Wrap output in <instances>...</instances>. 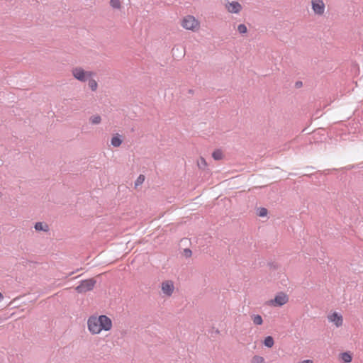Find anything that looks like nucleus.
Segmentation results:
<instances>
[{"mask_svg": "<svg viewBox=\"0 0 363 363\" xmlns=\"http://www.w3.org/2000/svg\"><path fill=\"white\" fill-rule=\"evenodd\" d=\"M298 363H313L312 360H310V359H306V360H303L302 362H300Z\"/></svg>", "mask_w": 363, "mask_h": 363, "instance_id": "bb28decb", "label": "nucleus"}, {"mask_svg": "<svg viewBox=\"0 0 363 363\" xmlns=\"http://www.w3.org/2000/svg\"><path fill=\"white\" fill-rule=\"evenodd\" d=\"M162 291L167 296H171L174 291V284L172 281H166L162 284Z\"/></svg>", "mask_w": 363, "mask_h": 363, "instance_id": "9d476101", "label": "nucleus"}, {"mask_svg": "<svg viewBox=\"0 0 363 363\" xmlns=\"http://www.w3.org/2000/svg\"><path fill=\"white\" fill-rule=\"evenodd\" d=\"M212 157L215 160H220L223 158V152L220 150L218 149L213 151Z\"/></svg>", "mask_w": 363, "mask_h": 363, "instance_id": "dca6fc26", "label": "nucleus"}, {"mask_svg": "<svg viewBox=\"0 0 363 363\" xmlns=\"http://www.w3.org/2000/svg\"><path fill=\"white\" fill-rule=\"evenodd\" d=\"M288 296L285 294L280 293L271 301V303L274 306H281L288 301Z\"/></svg>", "mask_w": 363, "mask_h": 363, "instance_id": "0eeeda50", "label": "nucleus"}, {"mask_svg": "<svg viewBox=\"0 0 363 363\" xmlns=\"http://www.w3.org/2000/svg\"><path fill=\"white\" fill-rule=\"evenodd\" d=\"M89 86L92 91H96L98 87V84L96 80L93 79H89Z\"/></svg>", "mask_w": 363, "mask_h": 363, "instance_id": "a211bd4d", "label": "nucleus"}, {"mask_svg": "<svg viewBox=\"0 0 363 363\" xmlns=\"http://www.w3.org/2000/svg\"><path fill=\"white\" fill-rule=\"evenodd\" d=\"M182 25L184 28L193 30L198 26L199 23L194 16H187L183 19Z\"/></svg>", "mask_w": 363, "mask_h": 363, "instance_id": "20e7f679", "label": "nucleus"}, {"mask_svg": "<svg viewBox=\"0 0 363 363\" xmlns=\"http://www.w3.org/2000/svg\"><path fill=\"white\" fill-rule=\"evenodd\" d=\"M341 359L345 363H349L352 361V356L348 352L341 353Z\"/></svg>", "mask_w": 363, "mask_h": 363, "instance_id": "f3484780", "label": "nucleus"}, {"mask_svg": "<svg viewBox=\"0 0 363 363\" xmlns=\"http://www.w3.org/2000/svg\"><path fill=\"white\" fill-rule=\"evenodd\" d=\"M274 344V341L272 336H267L264 338V345L266 347L271 348L273 347Z\"/></svg>", "mask_w": 363, "mask_h": 363, "instance_id": "ddd939ff", "label": "nucleus"}, {"mask_svg": "<svg viewBox=\"0 0 363 363\" xmlns=\"http://www.w3.org/2000/svg\"><path fill=\"white\" fill-rule=\"evenodd\" d=\"M267 214V209L265 208H260L258 210V216L260 217H264Z\"/></svg>", "mask_w": 363, "mask_h": 363, "instance_id": "b1692460", "label": "nucleus"}, {"mask_svg": "<svg viewBox=\"0 0 363 363\" xmlns=\"http://www.w3.org/2000/svg\"><path fill=\"white\" fill-rule=\"evenodd\" d=\"M88 329L92 334H98L101 331L99 318L91 316L87 321Z\"/></svg>", "mask_w": 363, "mask_h": 363, "instance_id": "7ed1b4c3", "label": "nucleus"}, {"mask_svg": "<svg viewBox=\"0 0 363 363\" xmlns=\"http://www.w3.org/2000/svg\"><path fill=\"white\" fill-rule=\"evenodd\" d=\"M4 296L0 292V301L3 299Z\"/></svg>", "mask_w": 363, "mask_h": 363, "instance_id": "c756f323", "label": "nucleus"}, {"mask_svg": "<svg viewBox=\"0 0 363 363\" xmlns=\"http://www.w3.org/2000/svg\"><path fill=\"white\" fill-rule=\"evenodd\" d=\"M183 255L186 258L190 257L192 255V252L190 249L186 248L184 250Z\"/></svg>", "mask_w": 363, "mask_h": 363, "instance_id": "393cba45", "label": "nucleus"}, {"mask_svg": "<svg viewBox=\"0 0 363 363\" xmlns=\"http://www.w3.org/2000/svg\"><path fill=\"white\" fill-rule=\"evenodd\" d=\"M225 8L231 13H238L242 10L241 4L238 1L228 2Z\"/></svg>", "mask_w": 363, "mask_h": 363, "instance_id": "6e6552de", "label": "nucleus"}, {"mask_svg": "<svg viewBox=\"0 0 363 363\" xmlns=\"http://www.w3.org/2000/svg\"><path fill=\"white\" fill-rule=\"evenodd\" d=\"M206 165L207 163L206 160L203 157H201L199 160L198 161V167H199V169H205Z\"/></svg>", "mask_w": 363, "mask_h": 363, "instance_id": "412c9836", "label": "nucleus"}, {"mask_svg": "<svg viewBox=\"0 0 363 363\" xmlns=\"http://www.w3.org/2000/svg\"><path fill=\"white\" fill-rule=\"evenodd\" d=\"M99 324H100V329L104 330L105 331H108L111 330L112 327V322L111 320L105 315H101L99 317H98Z\"/></svg>", "mask_w": 363, "mask_h": 363, "instance_id": "39448f33", "label": "nucleus"}, {"mask_svg": "<svg viewBox=\"0 0 363 363\" xmlns=\"http://www.w3.org/2000/svg\"><path fill=\"white\" fill-rule=\"evenodd\" d=\"M89 122L92 125H97L101 122V117L99 115H94L89 118Z\"/></svg>", "mask_w": 363, "mask_h": 363, "instance_id": "4468645a", "label": "nucleus"}, {"mask_svg": "<svg viewBox=\"0 0 363 363\" xmlns=\"http://www.w3.org/2000/svg\"><path fill=\"white\" fill-rule=\"evenodd\" d=\"M72 73L75 79L82 82H86L89 78H91L94 75V73L92 72H86L79 67L73 68L72 70Z\"/></svg>", "mask_w": 363, "mask_h": 363, "instance_id": "f257e3e1", "label": "nucleus"}, {"mask_svg": "<svg viewBox=\"0 0 363 363\" xmlns=\"http://www.w3.org/2000/svg\"><path fill=\"white\" fill-rule=\"evenodd\" d=\"M312 9L315 13L322 15L325 11V4L323 0H312Z\"/></svg>", "mask_w": 363, "mask_h": 363, "instance_id": "423d86ee", "label": "nucleus"}, {"mask_svg": "<svg viewBox=\"0 0 363 363\" xmlns=\"http://www.w3.org/2000/svg\"><path fill=\"white\" fill-rule=\"evenodd\" d=\"M122 140L120 138V135L118 134H117V135L116 136H113L112 138H111V145L113 146V147H119L121 144H122Z\"/></svg>", "mask_w": 363, "mask_h": 363, "instance_id": "f8f14e48", "label": "nucleus"}, {"mask_svg": "<svg viewBox=\"0 0 363 363\" xmlns=\"http://www.w3.org/2000/svg\"><path fill=\"white\" fill-rule=\"evenodd\" d=\"M110 4L114 9H120L121 7L120 0H111Z\"/></svg>", "mask_w": 363, "mask_h": 363, "instance_id": "5701e85b", "label": "nucleus"}, {"mask_svg": "<svg viewBox=\"0 0 363 363\" xmlns=\"http://www.w3.org/2000/svg\"><path fill=\"white\" fill-rule=\"evenodd\" d=\"M294 86L296 89H299L303 86V82L301 81H297Z\"/></svg>", "mask_w": 363, "mask_h": 363, "instance_id": "a878e982", "label": "nucleus"}, {"mask_svg": "<svg viewBox=\"0 0 363 363\" xmlns=\"http://www.w3.org/2000/svg\"><path fill=\"white\" fill-rule=\"evenodd\" d=\"M35 230L37 231H45L47 232L49 230V227L47 224L42 222H37L34 226Z\"/></svg>", "mask_w": 363, "mask_h": 363, "instance_id": "9b49d317", "label": "nucleus"}, {"mask_svg": "<svg viewBox=\"0 0 363 363\" xmlns=\"http://www.w3.org/2000/svg\"><path fill=\"white\" fill-rule=\"evenodd\" d=\"M238 31L240 33V34H245L247 33V28L246 27V26L245 24H240L238 26Z\"/></svg>", "mask_w": 363, "mask_h": 363, "instance_id": "4be33fe9", "label": "nucleus"}, {"mask_svg": "<svg viewBox=\"0 0 363 363\" xmlns=\"http://www.w3.org/2000/svg\"><path fill=\"white\" fill-rule=\"evenodd\" d=\"M188 92H189V94H194V90H193V89H189V90L188 91Z\"/></svg>", "mask_w": 363, "mask_h": 363, "instance_id": "c85d7f7f", "label": "nucleus"}, {"mask_svg": "<svg viewBox=\"0 0 363 363\" xmlns=\"http://www.w3.org/2000/svg\"><path fill=\"white\" fill-rule=\"evenodd\" d=\"M96 283V281L94 279L83 280L80 282V284L75 288V290L79 294L89 291L94 289Z\"/></svg>", "mask_w": 363, "mask_h": 363, "instance_id": "f03ea898", "label": "nucleus"}, {"mask_svg": "<svg viewBox=\"0 0 363 363\" xmlns=\"http://www.w3.org/2000/svg\"><path fill=\"white\" fill-rule=\"evenodd\" d=\"M264 357L258 355H255L252 359V363H264Z\"/></svg>", "mask_w": 363, "mask_h": 363, "instance_id": "aec40b11", "label": "nucleus"}, {"mask_svg": "<svg viewBox=\"0 0 363 363\" xmlns=\"http://www.w3.org/2000/svg\"><path fill=\"white\" fill-rule=\"evenodd\" d=\"M328 320L330 322L333 323L336 327H340L342 325L343 319L342 316L337 313V312H334L332 314L328 316Z\"/></svg>", "mask_w": 363, "mask_h": 363, "instance_id": "1a4fd4ad", "label": "nucleus"}, {"mask_svg": "<svg viewBox=\"0 0 363 363\" xmlns=\"http://www.w3.org/2000/svg\"><path fill=\"white\" fill-rule=\"evenodd\" d=\"M145 181V176L143 174H140L137 179L135 182V187H137L141 185Z\"/></svg>", "mask_w": 363, "mask_h": 363, "instance_id": "6ab92c4d", "label": "nucleus"}, {"mask_svg": "<svg viewBox=\"0 0 363 363\" xmlns=\"http://www.w3.org/2000/svg\"><path fill=\"white\" fill-rule=\"evenodd\" d=\"M252 320L255 325H260L263 323V320L261 315H252Z\"/></svg>", "mask_w": 363, "mask_h": 363, "instance_id": "2eb2a0df", "label": "nucleus"}, {"mask_svg": "<svg viewBox=\"0 0 363 363\" xmlns=\"http://www.w3.org/2000/svg\"><path fill=\"white\" fill-rule=\"evenodd\" d=\"M269 264L271 268H274L275 269L277 267V266L275 264H274L273 263H269Z\"/></svg>", "mask_w": 363, "mask_h": 363, "instance_id": "cd10ccee", "label": "nucleus"}]
</instances>
